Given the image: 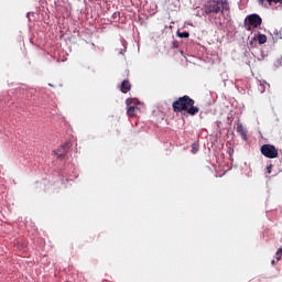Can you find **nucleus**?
Instances as JSON below:
<instances>
[{"mask_svg":"<svg viewBox=\"0 0 282 282\" xmlns=\"http://www.w3.org/2000/svg\"><path fill=\"white\" fill-rule=\"evenodd\" d=\"M172 108L174 113H182V111H186L188 116H197V113H199V108L195 107V100L188 95L178 97L173 101Z\"/></svg>","mask_w":282,"mask_h":282,"instance_id":"f257e3e1","label":"nucleus"},{"mask_svg":"<svg viewBox=\"0 0 282 282\" xmlns=\"http://www.w3.org/2000/svg\"><path fill=\"white\" fill-rule=\"evenodd\" d=\"M262 155L268 158L269 160H274V158H279V150L272 144H263L260 149Z\"/></svg>","mask_w":282,"mask_h":282,"instance_id":"f03ea898","label":"nucleus"},{"mask_svg":"<svg viewBox=\"0 0 282 282\" xmlns=\"http://www.w3.org/2000/svg\"><path fill=\"white\" fill-rule=\"evenodd\" d=\"M205 14H219L221 8L219 7L218 0H210L204 6Z\"/></svg>","mask_w":282,"mask_h":282,"instance_id":"7ed1b4c3","label":"nucleus"},{"mask_svg":"<svg viewBox=\"0 0 282 282\" xmlns=\"http://www.w3.org/2000/svg\"><path fill=\"white\" fill-rule=\"evenodd\" d=\"M247 19H248L249 25H252V28H259L261 23H263V20L261 19V17L256 13L248 15Z\"/></svg>","mask_w":282,"mask_h":282,"instance_id":"20e7f679","label":"nucleus"},{"mask_svg":"<svg viewBox=\"0 0 282 282\" xmlns=\"http://www.w3.org/2000/svg\"><path fill=\"white\" fill-rule=\"evenodd\" d=\"M67 149H69L68 144L62 145L56 151H53V154L57 155V160H63V158H65V155H67Z\"/></svg>","mask_w":282,"mask_h":282,"instance_id":"39448f33","label":"nucleus"},{"mask_svg":"<svg viewBox=\"0 0 282 282\" xmlns=\"http://www.w3.org/2000/svg\"><path fill=\"white\" fill-rule=\"evenodd\" d=\"M237 133L241 135L242 140H248V130L243 127V124H237Z\"/></svg>","mask_w":282,"mask_h":282,"instance_id":"423d86ee","label":"nucleus"},{"mask_svg":"<svg viewBox=\"0 0 282 282\" xmlns=\"http://www.w3.org/2000/svg\"><path fill=\"white\" fill-rule=\"evenodd\" d=\"M120 91L122 94H129V91H131V83H129V79H124L121 83Z\"/></svg>","mask_w":282,"mask_h":282,"instance_id":"0eeeda50","label":"nucleus"},{"mask_svg":"<svg viewBox=\"0 0 282 282\" xmlns=\"http://www.w3.org/2000/svg\"><path fill=\"white\" fill-rule=\"evenodd\" d=\"M137 111H140V108H138L137 106H130L128 107L127 115L129 116V118H133Z\"/></svg>","mask_w":282,"mask_h":282,"instance_id":"6e6552de","label":"nucleus"},{"mask_svg":"<svg viewBox=\"0 0 282 282\" xmlns=\"http://www.w3.org/2000/svg\"><path fill=\"white\" fill-rule=\"evenodd\" d=\"M220 10H230V4H228V0H218Z\"/></svg>","mask_w":282,"mask_h":282,"instance_id":"1a4fd4ad","label":"nucleus"},{"mask_svg":"<svg viewBox=\"0 0 282 282\" xmlns=\"http://www.w3.org/2000/svg\"><path fill=\"white\" fill-rule=\"evenodd\" d=\"M257 41L260 45H264V43H268V36L265 34H259Z\"/></svg>","mask_w":282,"mask_h":282,"instance_id":"9d476101","label":"nucleus"},{"mask_svg":"<svg viewBox=\"0 0 282 282\" xmlns=\"http://www.w3.org/2000/svg\"><path fill=\"white\" fill-rule=\"evenodd\" d=\"M265 0H259V4L263 6ZM268 3H282V0H267Z\"/></svg>","mask_w":282,"mask_h":282,"instance_id":"9b49d317","label":"nucleus"},{"mask_svg":"<svg viewBox=\"0 0 282 282\" xmlns=\"http://www.w3.org/2000/svg\"><path fill=\"white\" fill-rule=\"evenodd\" d=\"M180 39H188L191 34L186 31L178 33Z\"/></svg>","mask_w":282,"mask_h":282,"instance_id":"f8f14e48","label":"nucleus"},{"mask_svg":"<svg viewBox=\"0 0 282 282\" xmlns=\"http://www.w3.org/2000/svg\"><path fill=\"white\" fill-rule=\"evenodd\" d=\"M197 151H199V144H197V143H193L192 144V153H197Z\"/></svg>","mask_w":282,"mask_h":282,"instance_id":"ddd939ff","label":"nucleus"},{"mask_svg":"<svg viewBox=\"0 0 282 282\" xmlns=\"http://www.w3.org/2000/svg\"><path fill=\"white\" fill-rule=\"evenodd\" d=\"M281 257H282V249L280 248V249L276 251V253H275V259H276L278 261H280V260H281Z\"/></svg>","mask_w":282,"mask_h":282,"instance_id":"4468645a","label":"nucleus"},{"mask_svg":"<svg viewBox=\"0 0 282 282\" xmlns=\"http://www.w3.org/2000/svg\"><path fill=\"white\" fill-rule=\"evenodd\" d=\"M267 173L270 175V173H272V165H269L268 167H267Z\"/></svg>","mask_w":282,"mask_h":282,"instance_id":"2eb2a0df","label":"nucleus"},{"mask_svg":"<svg viewBox=\"0 0 282 282\" xmlns=\"http://www.w3.org/2000/svg\"><path fill=\"white\" fill-rule=\"evenodd\" d=\"M112 17H113V19H116V17H118V13H113V15H112Z\"/></svg>","mask_w":282,"mask_h":282,"instance_id":"dca6fc26","label":"nucleus"},{"mask_svg":"<svg viewBox=\"0 0 282 282\" xmlns=\"http://www.w3.org/2000/svg\"><path fill=\"white\" fill-rule=\"evenodd\" d=\"M247 30L250 32L252 29L250 26H248Z\"/></svg>","mask_w":282,"mask_h":282,"instance_id":"f3484780","label":"nucleus"},{"mask_svg":"<svg viewBox=\"0 0 282 282\" xmlns=\"http://www.w3.org/2000/svg\"><path fill=\"white\" fill-rule=\"evenodd\" d=\"M271 263H272V265H274V260H272V262H271Z\"/></svg>","mask_w":282,"mask_h":282,"instance_id":"a211bd4d","label":"nucleus"},{"mask_svg":"<svg viewBox=\"0 0 282 282\" xmlns=\"http://www.w3.org/2000/svg\"><path fill=\"white\" fill-rule=\"evenodd\" d=\"M129 100H130V99L127 100L128 105H129Z\"/></svg>","mask_w":282,"mask_h":282,"instance_id":"6ab92c4d","label":"nucleus"}]
</instances>
